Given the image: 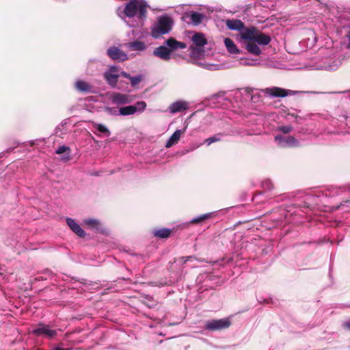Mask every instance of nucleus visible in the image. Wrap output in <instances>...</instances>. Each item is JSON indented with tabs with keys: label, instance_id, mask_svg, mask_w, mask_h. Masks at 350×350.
Instances as JSON below:
<instances>
[{
	"label": "nucleus",
	"instance_id": "obj_1",
	"mask_svg": "<svg viewBox=\"0 0 350 350\" xmlns=\"http://www.w3.org/2000/svg\"><path fill=\"white\" fill-rule=\"evenodd\" d=\"M226 26L231 30H239L240 42L247 51L254 55H260L262 51L259 46L268 45L271 42V37L256 28L244 27L241 21L227 20Z\"/></svg>",
	"mask_w": 350,
	"mask_h": 350
},
{
	"label": "nucleus",
	"instance_id": "obj_2",
	"mask_svg": "<svg viewBox=\"0 0 350 350\" xmlns=\"http://www.w3.org/2000/svg\"><path fill=\"white\" fill-rule=\"evenodd\" d=\"M149 8L145 0H133V27H142L147 18Z\"/></svg>",
	"mask_w": 350,
	"mask_h": 350
},
{
	"label": "nucleus",
	"instance_id": "obj_3",
	"mask_svg": "<svg viewBox=\"0 0 350 350\" xmlns=\"http://www.w3.org/2000/svg\"><path fill=\"white\" fill-rule=\"evenodd\" d=\"M172 18L167 14L159 16L157 21L151 27V36L155 39L162 37L163 35L168 33L173 26Z\"/></svg>",
	"mask_w": 350,
	"mask_h": 350
},
{
	"label": "nucleus",
	"instance_id": "obj_4",
	"mask_svg": "<svg viewBox=\"0 0 350 350\" xmlns=\"http://www.w3.org/2000/svg\"><path fill=\"white\" fill-rule=\"evenodd\" d=\"M121 75L129 78L131 81V77H130L129 75L126 74L124 72H119L115 66H111L104 75L105 80L112 88L116 87L118 78Z\"/></svg>",
	"mask_w": 350,
	"mask_h": 350
},
{
	"label": "nucleus",
	"instance_id": "obj_5",
	"mask_svg": "<svg viewBox=\"0 0 350 350\" xmlns=\"http://www.w3.org/2000/svg\"><path fill=\"white\" fill-rule=\"evenodd\" d=\"M231 323L228 319H213L206 322L204 328L208 331H216L226 329Z\"/></svg>",
	"mask_w": 350,
	"mask_h": 350
},
{
	"label": "nucleus",
	"instance_id": "obj_6",
	"mask_svg": "<svg viewBox=\"0 0 350 350\" xmlns=\"http://www.w3.org/2000/svg\"><path fill=\"white\" fill-rule=\"evenodd\" d=\"M274 141L281 148L298 147L299 146V141L291 135L283 136L282 135H276L274 137Z\"/></svg>",
	"mask_w": 350,
	"mask_h": 350
},
{
	"label": "nucleus",
	"instance_id": "obj_7",
	"mask_svg": "<svg viewBox=\"0 0 350 350\" xmlns=\"http://www.w3.org/2000/svg\"><path fill=\"white\" fill-rule=\"evenodd\" d=\"M105 110L112 116H128L131 114V105L120 108L118 107H105Z\"/></svg>",
	"mask_w": 350,
	"mask_h": 350
},
{
	"label": "nucleus",
	"instance_id": "obj_8",
	"mask_svg": "<svg viewBox=\"0 0 350 350\" xmlns=\"http://www.w3.org/2000/svg\"><path fill=\"white\" fill-rule=\"evenodd\" d=\"M32 333L36 336H45L48 338H52L56 335V331L50 329L49 325L44 324L38 325V327L32 331Z\"/></svg>",
	"mask_w": 350,
	"mask_h": 350
},
{
	"label": "nucleus",
	"instance_id": "obj_9",
	"mask_svg": "<svg viewBox=\"0 0 350 350\" xmlns=\"http://www.w3.org/2000/svg\"><path fill=\"white\" fill-rule=\"evenodd\" d=\"M183 18L185 21H187V19L189 20L187 21V23H191L194 25H198L204 18V15L200 12L192 11L185 13Z\"/></svg>",
	"mask_w": 350,
	"mask_h": 350
},
{
	"label": "nucleus",
	"instance_id": "obj_10",
	"mask_svg": "<svg viewBox=\"0 0 350 350\" xmlns=\"http://www.w3.org/2000/svg\"><path fill=\"white\" fill-rule=\"evenodd\" d=\"M109 99L111 102L119 106L125 105L129 102L130 97L127 94L121 93H112L109 95Z\"/></svg>",
	"mask_w": 350,
	"mask_h": 350
},
{
	"label": "nucleus",
	"instance_id": "obj_11",
	"mask_svg": "<svg viewBox=\"0 0 350 350\" xmlns=\"http://www.w3.org/2000/svg\"><path fill=\"white\" fill-rule=\"evenodd\" d=\"M118 16L129 25L131 18V0H129L124 8H118L117 10Z\"/></svg>",
	"mask_w": 350,
	"mask_h": 350
},
{
	"label": "nucleus",
	"instance_id": "obj_12",
	"mask_svg": "<svg viewBox=\"0 0 350 350\" xmlns=\"http://www.w3.org/2000/svg\"><path fill=\"white\" fill-rule=\"evenodd\" d=\"M265 92L272 97H284L288 94H294V92L292 91L277 87L267 88Z\"/></svg>",
	"mask_w": 350,
	"mask_h": 350
},
{
	"label": "nucleus",
	"instance_id": "obj_13",
	"mask_svg": "<svg viewBox=\"0 0 350 350\" xmlns=\"http://www.w3.org/2000/svg\"><path fill=\"white\" fill-rule=\"evenodd\" d=\"M107 55L114 60L124 61L128 58L125 53L116 46L110 47L107 50Z\"/></svg>",
	"mask_w": 350,
	"mask_h": 350
},
{
	"label": "nucleus",
	"instance_id": "obj_14",
	"mask_svg": "<svg viewBox=\"0 0 350 350\" xmlns=\"http://www.w3.org/2000/svg\"><path fill=\"white\" fill-rule=\"evenodd\" d=\"M189 108L188 103L183 100L174 102L169 106V111L171 113H176Z\"/></svg>",
	"mask_w": 350,
	"mask_h": 350
},
{
	"label": "nucleus",
	"instance_id": "obj_15",
	"mask_svg": "<svg viewBox=\"0 0 350 350\" xmlns=\"http://www.w3.org/2000/svg\"><path fill=\"white\" fill-rule=\"evenodd\" d=\"M153 55L163 60H169L171 58V51L165 46H160L153 51Z\"/></svg>",
	"mask_w": 350,
	"mask_h": 350
},
{
	"label": "nucleus",
	"instance_id": "obj_16",
	"mask_svg": "<svg viewBox=\"0 0 350 350\" xmlns=\"http://www.w3.org/2000/svg\"><path fill=\"white\" fill-rule=\"evenodd\" d=\"M185 130L186 129H184L183 130H176L167 141L165 144V148H169L172 146L176 144L178 142L181 137V135L185 132Z\"/></svg>",
	"mask_w": 350,
	"mask_h": 350
},
{
	"label": "nucleus",
	"instance_id": "obj_17",
	"mask_svg": "<svg viewBox=\"0 0 350 350\" xmlns=\"http://www.w3.org/2000/svg\"><path fill=\"white\" fill-rule=\"evenodd\" d=\"M66 222L70 228L79 237H84L85 233L80 226L72 219L67 218Z\"/></svg>",
	"mask_w": 350,
	"mask_h": 350
},
{
	"label": "nucleus",
	"instance_id": "obj_18",
	"mask_svg": "<svg viewBox=\"0 0 350 350\" xmlns=\"http://www.w3.org/2000/svg\"><path fill=\"white\" fill-rule=\"evenodd\" d=\"M165 44L170 48V51H175L178 49L186 48V44L184 42L177 41L174 38H170L165 41Z\"/></svg>",
	"mask_w": 350,
	"mask_h": 350
},
{
	"label": "nucleus",
	"instance_id": "obj_19",
	"mask_svg": "<svg viewBox=\"0 0 350 350\" xmlns=\"http://www.w3.org/2000/svg\"><path fill=\"white\" fill-rule=\"evenodd\" d=\"M75 88L78 91L81 92L88 93L92 92V86L83 80H78L75 83Z\"/></svg>",
	"mask_w": 350,
	"mask_h": 350
},
{
	"label": "nucleus",
	"instance_id": "obj_20",
	"mask_svg": "<svg viewBox=\"0 0 350 350\" xmlns=\"http://www.w3.org/2000/svg\"><path fill=\"white\" fill-rule=\"evenodd\" d=\"M191 40L193 44L197 46H204L207 43L204 35L202 33H194L191 38Z\"/></svg>",
	"mask_w": 350,
	"mask_h": 350
},
{
	"label": "nucleus",
	"instance_id": "obj_21",
	"mask_svg": "<svg viewBox=\"0 0 350 350\" xmlns=\"http://www.w3.org/2000/svg\"><path fill=\"white\" fill-rule=\"evenodd\" d=\"M224 44L228 50V51L232 54H238L239 53V50L237 49L236 45L234 44V42L228 38L224 39Z\"/></svg>",
	"mask_w": 350,
	"mask_h": 350
},
{
	"label": "nucleus",
	"instance_id": "obj_22",
	"mask_svg": "<svg viewBox=\"0 0 350 350\" xmlns=\"http://www.w3.org/2000/svg\"><path fill=\"white\" fill-rule=\"evenodd\" d=\"M83 223L89 226L90 229L96 230V231H100L101 230V226L99 221L94 219H85L83 220Z\"/></svg>",
	"mask_w": 350,
	"mask_h": 350
},
{
	"label": "nucleus",
	"instance_id": "obj_23",
	"mask_svg": "<svg viewBox=\"0 0 350 350\" xmlns=\"http://www.w3.org/2000/svg\"><path fill=\"white\" fill-rule=\"evenodd\" d=\"M146 107V103L144 101H137L133 104V114L135 113H142Z\"/></svg>",
	"mask_w": 350,
	"mask_h": 350
},
{
	"label": "nucleus",
	"instance_id": "obj_24",
	"mask_svg": "<svg viewBox=\"0 0 350 350\" xmlns=\"http://www.w3.org/2000/svg\"><path fill=\"white\" fill-rule=\"evenodd\" d=\"M171 233V230L169 228H161L159 230H155L153 232V234L155 237H159V238H167Z\"/></svg>",
	"mask_w": 350,
	"mask_h": 350
},
{
	"label": "nucleus",
	"instance_id": "obj_25",
	"mask_svg": "<svg viewBox=\"0 0 350 350\" xmlns=\"http://www.w3.org/2000/svg\"><path fill=\"white\" fill-rule=\"evenodd\" d=\"M93 127L96 129L98 132L105 134L106 136L110 135V131L104 124L94 123Z\"/></svg>",
	"mask_w": 350,
	"mask_h": 350
},
{
	"label": "nucleus",
	"instance_id": "obj_26",
	"mask_svg": "<svg viewBox=\"0 0 350 350\" xmlns=\"http://www.w3.org/2000/svg\"><path fill=\"white\" fill-rule=\"evenodd\" d=\"M146 49V45L142 41L133 42V51H143Z\"/></svg>",
	"mask_w": 350,
	"mask_h": 350
},
{
	"label": "nucleus",
	"instance_id": "obj_27",
	"mask_svg": "<svg viewBox=\"0 0 350 350\" xmlns=\"http://www.w3.org/2000/svg\"><path fill=\"white\" fill-rule=\"evenodd\" d=\"M144 75L139 74L133 77V88L144 81Z\"/></svg>",
	"mask_w": 350,
	"mask_h": 350
},
{
	"label": "nucleus",
	"instance_id": "obj_28",
	"mask_svg": "<svg viewBox=\"0 0 350 350\" xmlns=\"http://www.w3.org/2000/svg\"><path fill=\"white\" fill-rule=\"evenodd\" d=\"M213 214V213H208L201 215H200V216H198L197 217L193 218L191 221V223H198V222H200L202 220H204V219L210 218L212 216Z\"/></svg>",
	"mask_w": 350,
	"mask_h": 350
},
{
	"label": "nucleus",
	"instance_id": "obj_29",
	"mask_svg": "<svg viewBox=\"0 0 350 350\" xmlns=\"http://www.w3.org/2000/svg\"><path fill=\"white\" fill-rule=\"evenodd\" d=\"M221 136V134L215 135L214 136H212L211 137H208V138L206 139L205 141H204V143L207 146H209V145H211V144H213L214 142H217L220 141Z\"/></svg>",
	"mask_w": 350,
	"mask_h": 350
},
{
	"label": "nucleus",
	"instance_id": "obj_30",
	"mask_svg": "<svg viewBox=\"0 0 350 350\" xmlns=\"http://www.w3.org/2000/svg\"><path fill=\"white\" fill-rule=\"evenodd\" d=\"M293 128L291 125H282L277 128V131L284 133L288 134L293 131Z\"/></svg>",
	"mask_w": 350,
	"mask_h": 350
},
{
	"label": "nucleus",
	"instance_id": "obj_31",
	"mask_svg": "<svg viewBox=\"0 0 350 350\" xmlns=\"http://www.w3.org/2000/svg\"><path fill=\"white\" fill-rule=\"evenodd\" d=\"M198 64L202 67L205 68L206 69L211 70H216L219 68V65L217 64H205L202 63H198Z\"/></svg>",
	"mask_w": 350,
	"mask_h": 350
},
{
	"label": "nucleus",
	"instance_id": "obj_32",
	"mask_svg": "<svg viewBox=\"0 0 350 350\" xmlns=\"http://www.w3.org/2000/svg\"><path fill=\"white\" fill-rule=\"evenodd\" d=\"M192 259H196L194 256H183L180 257L177 261L180 263L181 265L185 264L187 262L191 260Z\"/></svg>",
	"mask_w": 350,
	"mask_h": 350
},
{
	"label": "nucleus",
	"instance_id": "obj_33",
	"mask_svg": "<svg viewBox=\"0 0 350 350\" xmlns=\"http://www.w3.org/2000/svg\"><path fill=\"white\" fill-rule=\"evenodd\" d=\"M202 52H203V51L200 50L199 49L196 48V47H193L191 49V55L192 57L200 56Z\"/></svg>",
	"mask_w": 350,
	"mask_h": 350
},
{
	"label": "nucleus",
	"instance_id": "obj_34",
	"mask_svg": "<svg viewBox=\"0 0 350 350\" xmlns=\"http://www.w3.org/2000/svg\"><path fill=\"white\" fill-rule=\"evenodd\" d=\"M256 64L254 60L241 59V64L243 66H254Z\"/></svg>",
	"mask_w": 350,
	"mask_h": 350
},
{
	"label": "nucleus",
	"instance_id": "obj_35",
	"mask_svg": "<svg viewBox=\"0 0 350 350\" xmlns=\"http://www.w3.org/2000/svg\"><path fill=\"white\" fill-rule=\"evenodd\" d=\"M67 150H70V148L66 146H61L58 147V148L56 150L55 152L58 154H62L65 152Z\"/></svg>",
	"mask_w": 350,
	"mask_h": 350
},
{
	"label": "nucleus",
	"instance_id": "obj_36",
	"mask_svg": "<svg viewBox=\"0 0 350 350\" xmlns=\"http://www.w3.org/2000/svg\"><path fill=\"white\" fill-rule=\"evenodd\" d=\"M263 187L267 189H271L273 188V184L271 180H267L263 182L262 183Z\"/></svg>",
	"mask_w": 350,
	"mask_h": 350
},
{
	"label": "nucleus",
	"instance_id": "obj_37",
	"mask_svg": "<svg viewBox=\"0 0 350 350\" xmlns=\"http://www.w3.org/2000/svg\"><path fill=\"white\" fill-rule=\"evenodd\" d=\"M342 326L345 329H347L348 330H350V319L347 321H345L343 323H342Z\"/></svg>",
	"mask_w": 350,
	"mask_h": 350
},
{
	"label": "nucleus",
	"instance_id": "obj_38",
	"mask_svg": "<svg viewBox=\"0 0 350 350\" xmlns=\"http://www.w3.org/2000/svg\"><path fill=\"white\" fill-rule=\"evenodd\" d=\"M348 48L350 49V33H349V44H348Z\"/></svg>",
	"mask_w": 350,
	"mask_h": 350
},
{
	"label": "nucleus",
	"instance_id": "obj_39",
	"mask_svg": "<svg viewBox=\"0 0 350 350\" xmlns=\"http://www.w3.org/2000/svg\"><path fill=\"white\" fill-rule=\"evenodd\" d=\"M127 45L131 46V43H127Z\"/></svg>",
	"mask_w": 350,
	"mask_h": 350
}]
</instances>
